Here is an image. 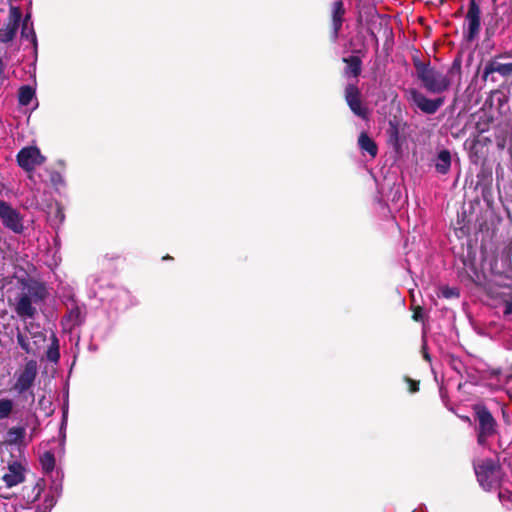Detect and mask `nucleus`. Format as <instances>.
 Here are the masks:
<instances>
[{
	"label": "nucleus",
	"mask_w": 512,
	"mask_h": 512,
	"mask_svg": "<svg viewBox=\"0 0 512 512\" xmlns=\"http://www.w3.org/2000/svg\"><path fill=\"white\" fill-rule=\"evenodd\" d=\"M415 66L418 78L429 92L442 93L449 88L451 80L447 74L423 63H417Z\"/></svg>",
	"instance_id": "nucleus-1"
},
{
	"label": "nucleus",
	"mask_w": 512,
	"mask_h": 512,
	"mask_svg": "<svg viewBox=\"0 0 512 512\" xmlns=\"http://www.w3.org/2000/svg\"><path fill=\"white\" fill-rule=\"evenodd\" d=\"M475 474L480 486L486 491H492L500 486L502 472L500 466L493 460H482L474 465Z\"/></svg>",
	"instance_id": "nucleus-2"
},
{
	"label": "nucleus",
	"mask_w": 512,
	"mask_h": 512,
	"mask_svg": "<svg viewBox=\"0 0 512 512\" xmlns=\"http://www.w3.org/2000/svg\"><path fill=\"white\" fill-rule=\"evenodd\" d=\"M474 410L479 422L478 443L484 445L496 433V421L486 407L476 405Z\"/></svg>",
	"instance_id": "nucleus-3"
},
{
	"label": "nucleus",
	"mask_w": 512,
	"mask_h": 512,
	"mask_svg": "<svg viewBox=\"0 0 512 512\" xmlns=\"http://www.w3.org/2000/svg\"><path fill=\"white\" fill-rule=\"evenodd\" d=\"M45 161V157L35 146L22 148L17 154L18 165L29 173V179H34L33 170L36 166L41 165Z\"/></svg>",
	"instance_id": "nucleus-4"
},
{
	"label": "nucleus",
	"mask_w": 512,
	"mask_h": 512,
	"mask_svg": "<svg viewBox=\"0 0 512 512\" xmlns=\"http://www.w3.org/2000/svg\"><path fill=\"white\" fill-rule=\"evenodd\" d=\"M42 295L38 292L29 289L28 292H23L15 299L14 310L21 319L33 318L36 314V308L33 305Z\"/></svg>",
	"instance_id": "nucleus-5"
},
{
	"label": "nucleus",
	"mask_w": 512,
	"mask_h": 512,
	"mask_svg": "<svg viewBox=\"0 0 512 512\" xmlns=\"http://www.w3.org/2000/svg\"><path fill=\"white\" fill-rule=\"evenodd\" d=\"M0 220L2 224L14 233L20 234L24 230L23 217L18 210L5 201L0 200Z\"/></svg>",
	"instance_id": "nucleus-6"
},
{
	"label": "nucleus",
	"mask_w": 512,
	"mask_h": 512,
	"mask_svg": "<svg viewBox=\"0 0 512 512\" xmlns=\"http://www.w3.org/2000/svg\"><path fill=\"white\" fill-rule=\"evenodd\" d=\"M408 99L426 114H434L444 102L443 98L430 99L416 89L408 91Z\"/></svg>",
	"instance_id": "nucleus-7"
},
{
	"label": "nucleus",
	"mask_w": 512,
	"mask_h": 512,
	"mask_svg": "<svg viewBox=\"0 0 512 512\" xmlns=\"http://www.w3.org/2000/svg\"><path fill=\"white\" fill-rule=\"evenodd\" d=\"M21 17V10L18 7L11 6L9 10L8 23L5 25V27L0 29L1 42H9L15 37Z\"/></svg>",
	"instance_id": "nucleus-8"
},
{
	"label": "nucleus",
	"mask_w": 512,
	"mask_h": 512,
	"mask_svg": "<svg viewBox=\"0 0 512 512\" xmlns=\"http://www.w3.org/2000/svg\"><path fill=\"white\" fill-rule=\"evenodd\" d=\"M26 468L18 461H13L8 464L7 471L2 476V480L6 487L12 488L25 481Z\"/></svg>",
	"instance_id": "nucleus-9"
},
{
	"label": "nucleus",
	"mask_w": 512,
	"mask_h": 512,
	"mask_svg": "<svg viewBox=\"0 0 512 512\" xmlns=\"http://www.w3.org/2000/svg\"><path fill=\"white\" fill-rule=\"evenodd\" d=\"M480 15L481 11L475 0H471L469 3V9L466 14L465 23L468 32V38L474 39L480 31Z\"/></svg>",
	"instance_id": "nucleus-10"
},
{
	"label": "nucleus",
	"mask_w": 512,
	"mask_h": 512,
	"mask_svg": "<svg viewBox=\"0 0 512 512\" xmlns=\"http://www.w3.org/2000/svg\"><path fill=\"white\" fill-rule=\"evenodd\" d=\"M37 375V365L35 361H29L26 363L24 370L19 374L15 383V389L19 393H23L28 390Z\"/></svg>",
	"instance_id": "nucleus-11"
},
{
	"label": "nucleus",
	"mask_w": 512,
	"mask_h": 512,
	"mask_svg": "<svg viewBox=\"0 0 512 512\" xmlns=\"http://www.w3.org/2000/svg\"><path fill=\"white\" fill-rule=\"evenodd\" d=\"M345 98L347 101V104L349 105L350 109L353 111V113L359 117L365 118L367 114V110L365 107L361 105L360 101V93L358 88L353 85L349 84L346 87L345 90Z\"/></svg>",
	"instance_id": "nucleus-12"
},
{
	"label": "nucleus",
	"mask_w": 512,
	"mask_h": 512,
	"mask_svg": "<svg viewBox=\"0 0 512 512\" xmlns=\"http://www.w3.org/2000/svg\"><path fill=\"white\" fill-rule=\"evenodd\" d=\"M492 73H499L502 76H508L512 74V63H500L498 61H492L485 66L484 77Z\"/></svg>",
	"instance_id": "nucleus-13"
},
{
	"label": "nucleus",
	"mask_w": 512,
	"mask_h": 512,
	"mask_svg": "<svg viewBox=\"0 0 512 512\" xmlns=\"http://www.w3.org/2000/svg\"><path fill=\"white\" fill-rule=\"evenodd\" d=\"M345 13L342 1H336L333 4L332 9V24H333V32L334 37H337V34L342 26V18Z\"/></svg>",
	"instance_id": "nucleus-14"
},
{
	"label": "nucleus",
	"mask_w": 512,
	"mask_h": 512,
	"mask_svg": "<svg viewBox=\"0 0 512 512\" xmlns=\"http://www.w3.org/2000/svg\"><path fill=\"white\" fill-rule=\"evenodd\" d=\"M451 166V155L448 150H441L438 153L435 168L437 172L441 174H446L450 170Z\"/></svg>",
	"instance_id": "nucleus-15"
},
{
	"label": "nucleus",
	"mask_w": 512,
	"mask_h": 512,
	"mask_svg": "<svg viewBox=\"0 0 512 512\" xmlns=\"http://www.w3.org/2000/svg\"><path fill=\"white\" fill-rule=\"evenodd\" d=\"M358 144L362 151L367 152L371 157L376 156L377 146L375 142L366 133L360 134Z\"/></svg>",
	"instance_id": "nucleus-16"
},
{
	"label": "nucleus",
	"mask_w": 512,
	"mask_h": 512,
	"mask_svg": "<svg viewBox=\"0 0 512 512\" xmlns=\"http://www.w3.org/2000/svg\"><path fill=\"white\" fill-rule=\"evenodd\" d=\"M347 63L345 74L353 77H357L361 71V61L358 57L352 56L350 58H344Z\"/></svg>",
	"instance_id": "nucleus-17"
},
{
	"label": "nucleus",
	"mask_w": 512,
	"mask_h": 512,
	"mask_svg": "<svg viewBox=\"0 0 512 512\" xmlns=\"http://www.w3.org/2000/svg\"><path fill=\"white\" fill-rule=\"evenodd\" d=\"M35 97V90L33 88H31L30 86H22L20 89H19V93H18V100H19V103L20 105H23V106H27L29 105L32 100L34 99Z\"/></svg>",
	"instance_id": "nucleus-18"
},
{
	"label": "nucleus",
	"mask_w": 512,
	"mask_h": 512,
	"mask_svg": "<svg viewBox=\"0 0 512 512\" xmlns=\"http://www.w3.org/2000/svg\"><path fill=\"white\" fill-rule=\"evenodd\" d=\"M21 34L23 37L31 38L33 44H36V35L33 31L32 24L30 23L29 14H27L23 20Z\"/></svg>",
	"instance_id": "nucleus-19"
},
{
	"label": "nucleus",
	"mask_w": 512,
	"mask_h": 512,
	"mask_svg": "<svg viewBox=\"0 0 512 512\" xmlns=\"http://www.w3.org/2000/svg\"><path fill=\"white\" fill-rule=\"evenodd\" d=\"M40 463L45 472H51L55 467V457L51 452H45L40 458Z\"/></svg>",
	"instance_id": "nucleus-20"
},
{
	"label": "nucleus",
	"mask_w": 512,
	"mask_h": 512,
	"mask_svg": "<svg viewBox=\"0 0 512 512\" xmlns=\"http://www.w3.org/2000/svg\"><path fill=\"white\" fill-rule=\"evenodd\" d=\"M24 429L23 428H11L8 431V441L10 443H20L24 438Z\"/></svg>",
	"instance_id": "nucleus-21"
},
{
	"label": "nucleus",
	"mask_w": 512,
	"mask_h": 512,
	"mask_svg": "<svg viewBox=\"0 0 512 512\" xmlns=\"http://www.w3.org/2000/svg\"><path fill=\"white\" fill-rule=\"evenodd\" d=\"M13 408V402L9 399L0 400V419H4L9 416Z\"/></svg>",
	"instance_id": "nucleus-22"
},
{
	"label": "nucleus",
	"mask_w": 512,
	"mask_h": 512,
	"mask_svg": "<svg viewBox=\"0 0 512 512\" xmlns=\"http://www.w3.org/2000/svg\"><path fill=\"white\" fill-rule=\"evenodd\" d=\"M50 179H51V183L56 188L64 186V184H65L64 178L59 172H55V171L52 172Z\"/></svg>",
	"instance_id": "nucleus-23"
},
{
	"label": "nucleus",
	"mask_w": 512,
	"mask_h": 512,
	"mask_svg": "<svg viewBox=\"0 0 512 512\" xmlns=\"http://www.w3.org/2000/svg\"><path fill=\"white\" fill-rule=\"evenodd\" d=\"M501 503L508 507L509 503L512 504V493L509 491H500L498 494Z\"/></svg>",
	"instance_id": "nucleus-24"
},
{
	"label": "nucleus",
	"mask_w": 512,
	"mask_h": 512,
	"mask_svg": "<svg viewBox=\"0 0 512 512\" xmlns=\"http://www.w3.org/2000/svg\"><path fill=\"white\" fill-rule=\"evenodd\" d=\"M17 342L19 344V346L26 352V353H29L30 352V345H29V342L27 340V338L25 336H23L21 333H18L17 335Z\"/></svg>",
	"instance_id": "nucleus-25"
},
{
	"label": "nucleus",
	"mask_w": 512,
	"mask_h": 512,
	"mask_svg": "<svg viewBox=\"0 0 512 512\" xmlns=\"http://www.w3.org/2000/svg\"><path fill=\"white\" fill-rule=\"evenodd\" d=\"M55 504L56 500L54 499V497H46L44 501V511L42 512H50Z\"/></svg>",
	"instance_id": "nucleus-26"
},
{
	"label": "nucleus",
	"mask_w": 512,
	"mask_h": 512,
	"mask_svg": "<svg viewBox=\"0 0 512 512\" xmlns=\"http://www.w3.org/2000/svg\"><path fill=\"white\" fill-rule=\"evenodd\" d=\"M49 360L57 361L59 359L58 347H50L47 353Z\"/></svg>",
	"instance_id": "nucleus-27"
},
{
	"label": "nucleus",
	"mask_w": 512,
	"mask_h": 512,
	"mask_svg": "<svg viewBox=\"0 0 512 512\" xmlns=\"http://www.w3.org/2000/svg\"><path fill=\"white\" fill-rule=\"evenodd\" d=\"M413 319L415 321H421L423 319V309L420 307V306H417L415 309H414V312H413Z\"/></svg>",
	"instance_id": "nucleus-28"
},
{
	"label": "nucleus",
	"mask_w": 512,
	"mask_h": 512,
	"mask_svg": "<svg viewBox=\"0 0 512 512\" xmlns=\"http://www.w3.org/2000/svg\"><path fill=\"white\" fill-rule=\"evenodd\" d=\"M408 382L410 384V391L416 392L418 390V384L412 380H408Z\"/></svg>",
	"instance_id": "nucleus-29"
},
{
	"label": "nucleus",
	"mask_w": 512,
	"mask_h": 512,
	"mask_svg": "<svg viewBox=\"0 0 512 512\" xmlns=\"http://www.w3.org/2000/svg\"><path fill=\"white\" fill-rule=\"evenodd\" d=\"M452 295H454V292H453L452 290H450V291H445V292H444V296H445V297H450V296H452Z\"/></svg>",
	"instance_id": "nucleus-30"
},
{
	"label": "nucleus",
	"mask_w": 512,
	"mask_h": 512,
	"mask_svg": "<svg viewBox=\"0 0 512 512\" xmlns=\"http://www.w3.org/2000/svg\"><path fill=\"white\" fill-rule=\"evenodd\" d=\"M3 72V62H2V59L0 58V75L2 74Z\"/></svg>",
	"instance_id": "nucleus-31"
},
{
	"label": "nucleus",
	"mask_w": 512,
	"mask_h": 512,
	"mask_svg": "<svg viewBox=\"0 0 512 512\" xmlns=\"http://www.w3.org/2000/svg\"><path fill=\"white\" fill-rule=\"evenodd\" d=\"M512 382V375L508 378V383Z\"/></svg>",
	"instance_id": "nucleus-32"
},
{
	"label": "nucleus",
	"mask_w": 512,
	"mask_h": 512,
	"mask_svg": "<svg viewBox=\"0 0 512 512\" xmlns=\"http://www.w3.org/2000/svg\"><path fill=\"white\" fill-rule=\"evenodd\" d=\"M424 356H425V359L429 360V355L427 353Z\"/></svg>",
	"instance_id": "nucleus-33"
}]
</instances>
